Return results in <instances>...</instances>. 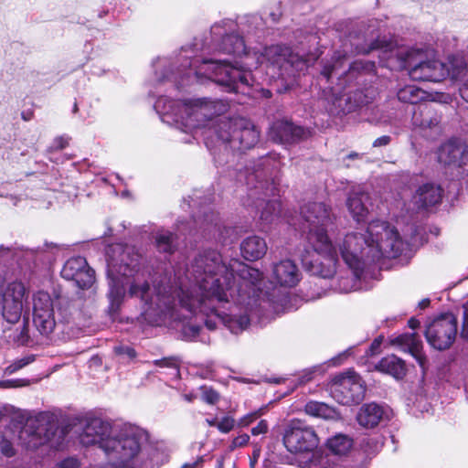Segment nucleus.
<instances>
[{
  "instance_id": "nucleus-48",
  "label": "nucleus",
  "mask_w": 468,
  "mask_h": 468,
  "mask_svg": "<svg viewBox=\"0 0 468 468\" xmlns=\"http://www.w3.org/2000/svg\"><path fill=\"white\" fill-rule=\"evenodd\" d=\"M384 341V336L379 335L377 338L374 339V341L371 343L367 355V356H375L380 352V346Z\"/></svg>"
},
{
  "instance_id": "nucleus-9",
  "label": "nucleus",
  "mask_w": 468,
  "mask_h": 468,
  "mask_svg": "<svg viewBox=\"0 0 468 468\" xmlns=\"http://www.w3.org/2000/svg\"><path fill=\"white\" fill-rule=\"evenodd\" d=\"M397 55L413 80L440 82L448 77L445 63L434 58L428 59L421 48L401 50Z\"/></svg>"
},
{
  "instance_id": "nucleus-19",
  "label": "nucleus",
  "mask_w": 468,
  "mask_h": 468,
  "mask_svg": "<svg viewBox=\"0 0 468 468\" xmlns=\"http://www.w3.org/2000/svg\"><path fill=\"white\" fill-rule=\"evenodd\" d=\"M56 324H18L16 329L5 330L6 337L18 346H28L38 343V336H48Z\"/></svg>"
},
{
  "instance_id": "nucleus-56",
  "label": "nucleus",
  "mask_w": 468,
  "mask_h": 468,
  "mask_svg": "<svg viewBox=\"0 0 468 468\" xmlns=\"http://www.w3.org/2000/svg\"><path fill=\"white\" fill-rule=\"evenodd\" d=\"M390 142H391V137L390 136L383 135V136H380V137L377 138L374 141L373 146L374 147L386 146V145L389 144Z\"/></svg>"
},
{
  "instance_id": "nucleus-36",
  "label": "nucleus",
  "mask_w": 468,
  "mask_h": 468,
  "mask_svg": "<svg viewBox=\"0 0 468 468\" xmlns=\"http://www.w3.org/2000/svg\"><path fill=\"white\" fill-rule=\"evenodd\" d=\"M397 96L399 101L417 106L426 98V92L414 85H407L398 91Z\"/></svg>"
},
{
  "instance_id": "nucleus-24",
  "label": "nucleus",
  "mask_w": 468,
  "mask_h": 468,
  "mask_svg": "<svg viewBox=\"0 0 468 468\" xmlns=\"http://www.w3.org/2000/svg\"><path fill=\"white\" fill-rule=\"evenodd\" d=\"M389 410L375 402L364 404L356 414L358 424L367 429L378 426L388 418Z\"/></svg>"
},
{
  "instance_id": "nucleus-63",
  "label": "nucleus",
  "mask_w": 468,
  "mask_h": 468,
  "mask_svg": "<svg viewBox=\"0 0 468 468\" xmlns=\"http://www.w3.org/2000/svg\"><path fill=\"white\" fill-rule=\"evenodd\" d=\"M461 335L463 338L468 339V324H463V328H462Z\"/></svg>"
},
{
  "instance_id": "nucleus-14",
  "label": "nucleus",
  "mask_w": 468,
  "mask_h": 468,
  "mask_svg": "<svg viewBox=\"0 0 468 468\" xmlns=\"http://www.w3.org/2000/svg\"><path fill=\"white\" fill-rule=\"evenodd\" d=\"M330 392L333 399L342 405L358 404L365 398L366 386L360 376L349 369L333 378Z\"/></svg>"
},
{
  "instance_id": "nucleus-10",
  "label": "nucleus",
  "mask_w": 468,
  "mask_h": 468,
  "mask_svg": "<svg viewBox=\"0 0 468 468\" xmlns=\"http://www.w3.org/2000/svg\"><path fill=\"white\" fill-rule=\"evenodd\" d=\"M168 327L176 338L183 341L209 342L207 332H214L219 329L225 337L228 334L238 336L250 329V324H169Z\"/></svg>"
},
{
  "instance_id": "nucleus-12",
  "label": "nucleus",
  "mask_w": 468,
  "mask_h": 468,
  "mask_svg": "<svg viewBox=\"0 0 468 468\" xmlns=\"http://www.w3.org/2000/svg\"><path fill=\"white\" fill-rule=\"evenodd\" d=\"M437 161L468 183V144L458 137L441 143L436 151Z\"/></svg>"
},
{
  "instance_id": "nucleus-21",
  "label": "nucleus",
  "mask_w": 468,
  "mask_h": 468,
  "mask_svg": "<svg viewBox=\"0 0 468 468\" xmlns=\"http://www.w3.org/2000/svg\"><path fill=\"white\" fill-rule=\"evenodd\" d=\"M457 324H428L425 336L428 343L435 349L444 350L453 343Z\"/></svg>"
},
{
  "instance_id": "nucleus-59",
  "label": "nucleus",
  "mask_w": 468,
  "mask_h": 468,
  "mask_svg": "<svg viewBox=\"0 0 468 468\" xmlns=\"http://www.w3.org/2000/svg\"><path fill=\"white\" fill-rule=\"evenodd\" d=\"M378 48H379L378 41H375V42L371 43L369 48H359V49H357V52L358 53H368L371 50L378 49Z\"/></svg>"
},
{
  "instance_id": "nucleus-55",
  "label": "nucleus",
  "mask_w": 468,
  "mask_h": 468,
  "mask_svg": "<svg viewBox=\"0 0 468 468\" xmlns=\"http://www.w3.org/2000/svg\"><path fill=\"white\" fill-rule=\"evenodd\" d=\"M258 412L247 414L239 420V425L241 427H246L250 425L251 422H253L258 418Z\"/></svg>"
},
{
  "instance_id": "nucleus-17",
  "label": "nucleus",
  "mask_w": 468,
  "mask_h": 468,
  "mask_svg": "<svg viewBox=\"0 0 468 468\" xmlns=\"http://www.w3.org/2000/svg\"><path fill=\"white\" fill-rule=\"evenodd\" d=\"M197 217L193 221L196 232L207 239H215L218 242L228 243L229 236L233 232L231 228L222 227L218 215L210 207H200Z\"/></svg>"
},
{
  "instance_id": "nucleus-49",
  "label": "nucleus",
  "mask_w": 468,
  "mask_h": 468,
  "mask_svg": "<svg viewBox=\"0 0 468 468\" xmlns=\"http://www.w3.org/2000/svg\"><path fill=\"white\" fill-rule=\"evenodd\" d=\"M203 399L209 403L215 404L218 400V394L212 388H205L202 394Z\"/></svg>"
},
{
  "instance_id": "nucleus-18",
  "label": "nucleus",
  "mask_w": 468,
  "mask_h": 468,
  "mask_svg": "<svg viewBox=\"0 0 468 468\" xmlns=\"http://www.w3.org/2000/svg\"><path fill=\"white\" fill-rule=\"evenodd\" d=\"M61 276L73 281L80 289L90 288L95 281V271L88 265L86 259L80 256L72 257L65 262Z\"/></svg>"
},
{
  "instance_id": "nucleus-54",
  "label": "nucleus",
  "mask_w": 468,
  "mask_h": 468,
  "mask_svg": "<svg viewBox=\"0 0 468 468\" xmlns=\"http://www.w3.org/2000/svg\"><path fill=\"white\" fill-rule=\"evenodd\" d=\"M325 293H326V291L324 289L314 291L311 292H308L302 300H303L305 302L314 301V300L319 299L322 296L325 295Z\"/></svg>"
},
{
  "instance_id": "nucleus-29",
  "label": "nucleus",
  "mask_w": 468,
  "mask_h": 468,
  "mask_svg": "<svg viewBox=\"0 0 468 468\" xmlns=\"http://www.w3.org/2000/svg\"><path fill=\"white\" fill-rule=\"evenodd\" d=\"M375 368L382 373L388 374L396 379H401L406 376L407 367L405 362L395 355L383 357Z\"/></svg>"
},
{
  "instance_id": "nucleus-13",
  "label": "nucleus",
  "mask_w": 468,
  "mask_h": 468,
  "mask_svg": "<svg viewBox=\"0 0 468 468\" xmlns=\"http://www.w3.org/2000/svg\"><path fill=\"white\" fill-rule=\"evenodd\" d=\"M283 444L292 453L312 452L319 445V438L312 426L304 421L294 419L285 427Z\"/></svg>"
},
{
  "instance_id": "nucleus-51",
  "label": "nucleus",
  "mask_w": 468,
  "mask_h": 468,
  "mask_svg": "<svg viewBox=\"0 0 468 468\" xmlns=\"http://www.w3.org/2000/svg\"><path fill=\"white\" fill-rule=\"evenodd\" d=\"M250 441V436L246 433L240 434L235 437L231 442V449H235L238 447H243L248 444Z\"/></svg>"
},
{
  "instance_id": "nucleus-45",
  "label": "nucleus",
  "mask_w": 468,
  "mask_h": 468,
  "mask_svg": "<svg viewBox=\"0 0 468 468\" xmlns=\"http://www.w3.org/2000/svg\"><path fill=\"white\" fill-rule=\"evenodd\" d=\"M234 425L235 420L232 417L226 416L217 423V428L221 432L228 433L234 428Z\"/></svg>"
},
{
  "instance_id": "nucleus-43",
  "label": "nucleus",
  "mask_w": 468,
  "mask_h": 468,
  "mask_svg": "<svg viewBox=\"0 0 468 468\" xmlns=\"http://www.w3.org/2000/svg\"><path fill=\"white\" fill-rule=\"evenodd\" d=\"M154 364L160 367H167L171 370V375L175 378L179 377V367L177 365V362L175 358L169 357V358H163L154 360Z\"/></svg>"
},
{
  "instance_id": "nucleus-27",
  "label": "nucleus",
  "mask_w": 468,
  "mask_h": 468,
  "mask_svg": "<svg viewBox=\"0 0 468 468\" xmlns=\"http://www.w3.org/2000/svg\"><path fill=\"white\" fill-rule=\"evenodd\" d=\"M369 195L365 192H353L349 195L346 205L356 221L360 222L366 219L369 212Z\"/></svg>"
},
{
  "instance_id": "nucleus-41",
  "label": "nucleus",
  "mask_w": 468,
  "mask_h": 468,
  "mask_svg": "<svg viewBox=\"0 0 468 468\" xmlns=\"http://www.w3.org/2000/svg\"><path fill=\"white\" fill-rule=\"evenodd\" d=\"M35 355H27L24 357L18 358L16 361H14L12 364H10L8 367H5V374H14L15 372L18 371L19 369L25 367L26 366L31 364L35 361Z\"/></svg>"
},
{
  "instance_id": "nucleus-11",
  "label": "nucleus",
  "mask_w": 468,
  "mask_h": 468,
  "mask_svg": "<svg viewBox=\"0 0 468 468\" xmlns=\"http://www.w3.org/2000/svg\"><path fill=\"white\" fill-rule=\"evenodd\" d=\"M58 429L55 416L48 411L39 412L27 420L19 439L28 449H36L50 441Z\"/></svg>"
},
{
  "instance_id": "nucleus-64",
  "label": "nucleus",
  "mask_w": 468,
  "mask_h": 468,
  "mask_svg": "<svg viewBox=\"0 0 468 468\" xmlns=\"http://www.w3.org/2000/svg\"><path fill=\"white\" fill-rule=\"evenodd\" d=\"M321 468H346V467H344L343 465L338 464V463H332V464L328 463L326 465H324Z\"/></svg>"
},
{
  "instance_id": "nucleus-57",
  "label": "nucleus",
  "mask_w": 468,
  "mask_h": 468,
  "mask_svg": "<svg viewBox=\"0 0 468 468\" xmlns=\"http://www.w3.org/2000/svg\"><path fill=\"white\" fill-rule=\"evenodd\" d=\"M432 101H439L441 103L448 104L452 101V96L448 93H441L433 98Z\"/></svg>"
},
{
  "instance_id": "nucleus-22",
  "label": "nucleus",
  "mask_w": 468,
  "mask_h": 468,
  "mask_svg": "<svg viewBox=\"0 0 468 468\" xmlns=\"http://www.w3.org/2000/svg\"><path fill=\"white\" fill-rule=\"evenodd\" d=\"M388 345L395 346L401 351L409 352L424 370L427 358L422 352V344L415 333H405L399 335H392L388 338Z\"/></svg>"
},
{
  "instance_id": "nucleus-53",
  "label": "nucleus",
  "mask_w": 468,
  "mask_h": 468,
  "mask_svg": "<svg viewBox=\"0 0 468 468\" xmlns=\"http://www.w3.org/2000/svg\"><path fill=\"white\" fill-rule=\"evenodd\" d=\"M268 431V423L266 420H261L257 426L251 429V434L258 436L260 434H265Z\"/></svg>"
},
{
  "instance_id": "nucleus-30",
  "label": "nucleus",
  "mask_w": 468,
  "mask_h": 468,
  "mask_svg": "<svg viewBox=\"0 0 468 468\" xmlns=\"http://www.w3.org/2000/svg\"><path fill=\"white\" fill-rule=\"evenodd\" d=\"M348 268L351 271V274L347 276H341L337 280V284L335 287V289L339 292L347 293L353 291L361 290L363 288L361 280L364 278L365 271L367 268H360L357 270H356L355 267Z\"/></svg>"
},
{
  "instance_id": "nucleus-42",
  "label": "nucleus",
  "mask_w": 468,
  "mask_h": 468,
  "mask_svg": "<svg viewBox=\"0 0 468 468\" xmlns=\"http://www.w3.org/2000/svg\"><path fill=\"white\" fill-rule=\"evenodd\" d=\"M114 353L119 356L123 361L131 362L134 360L137 356L134 348L129 346L119 345L114 346Z\"/></svg>"
},
{
  "instance_id": "nucleus-46",
  "label": "nucleus",
  "mask_w": 468,
  "mask_h": 468,
  "mask_svg": "<svg viewBox=\"0 0 468 468\" xmlns=\"http://www.w3.org/2000/svg\"><path fill=\"white\" fill-rule=\"evenodd\" d=\"M353 355V347H349L346 349L345 351L339 353L337 356L332 357L329 360V364L331 366L336 367L340 366L344 363V361L350 356Z\"/></svg>"
},
{
  "instance_id": "nucleus-20",
  "label": "nucleus",
  "mask_w": 468,
  "mask_h": 468,
  "mask_svg": "<svg viewBox=\"0 0 468 468\" xmlns=\"http://www.w3.org/2000/svg\"><path fill=\"white\" fill-rule=\"evenodd\" d=\"M269 279L273 286L292 288L301 281L302 272L293 261L285 259L272 263Z\"/></svg>"
},
{
  "instance_id": "nucleus-47",
  "label": "nucleus",
  "mask_w": 468,
  "mask_h": 468,
  "mask_svg": "<svg viewBox=\"0 0 468 468\" xmlns=\"http://www.w3.org/2000/svg\"><path fill=\"white\" fill-rule=\"evenodd\" d=\"M0 451L6 457H12L16 454L13 444L5 439L0 441Z\"/></svg>"
},
{
  "instance_id": "nucleus-50",
  "label": "nucleus",
  "mask_w": 468,
  "mask_h": 468,
  "mask_svg": "<svg viewBox=\"0 0 468 468\" xmlns=\"http://www.w3.org/2000/svg\"><path fill=\"white\" fill-rule=\"evenodd\" d=\"M431 322H457V317L452 312H441Z\"/></svg>"
},
{
  "instance_id": "nucleus-26",
  "label": "nucleus",
  "mask_w": 468,
  "mask_h": 468,
  "mask_svg": "<svg viewBox=\"0 0 468 468\" xmlns=\"http://www.w3.org/2000/svg\"><path fill=\"white\" fill-rule=\"evenodd\" d=\"M33 322H55L53 301L48 292L38 291L33 296Z\"/></svg>"
},
{
  "instance_id": "nucleus-1",
  "label": "nucleus",
  "mask_w": 468,
  "mask_h": 468,
  "mask_svg": "<svg viewBox=\"0 0 468 468\" xmlns=\"http://www.w3.org/2000/svg\"><path fill=\"white\" fill-rule=\"evenodd\" d=\"M234 27L230 20L215 24L210 31L211 45L195 39L175 58H157L153 61L154 73L150 84L180 89L212 80L227 91L250 95L256 84L251 69L257 68L259 56L247 48L244 36L236 34Z\"/></svg>"
},
{
  "instance_id": "nucleus-61",
  "label": "nucleus",
  "mask_w": 468,
  "mask_h": 468,
  "mask_svg": "<svg viewBox=\"0 0 468 468\" xmlns=\"http://www.w3.org/2000/svg\"><path fill=\"white\" fill-rule=\"evenodd\" d=\"M62 465H63V467H66V468H77L78 463L74 460H66L63 462Z\"/></svg>"
},
{
  "instance_id": "nucleus-5",
  "label": "nucleus",
  "mask_w": 468,
  "mask_h": 468,
  "mask_svg": "<svg viewBox=\"0 0 468 468\" xmlns=\"http://www.w3.org/2000/svg\"><path fill=\"white\" fill-rule=\"evenodd\" d=\"M347 267L368 268L381 258H396L401 254L404 243L395 227L384 220H372L366 229L348 232L337 244ZM338 260L336 261V263Z\"/></svg>"
},
{
  "instance_id": "nucleus-60",
  "label": "nucleus",
  "mask_w": 468,
  "mask_h": 468,
  "mask_svg": "<svg viewBox=\"0 0 468 468\" xmlns=\"http://www.w3.org/2000/svg\"><path fill=\"white\" fill-rule=\"evenodd\" d=\"M463 322H468V300L463 304Z\"/></svg>"
},
{
  "instance_id": "nucleus-38",
  "label": "nucleus",
  "mask_w": 468,
  "mask_h": 468,
  "mask_svg": "<svg viewBox=\"0 0 468 468\" xmlns=\"http://www.w3.org/2000/svg\"><path fill=\"white\" fill-rule=\"evenodd\" d=\"M346 55L337 51L334 54L331 61L324 64L321 71L322 76L328 81L334 74H337L338 70L343 69V64L346 61Z\"/></svg>"
},
{
  "instance_id": "nucleus-35",
  "label": "nucleus",
  "mask_w": 468,
  "mask_h": 468,
  "mask_svg": "<svg viewBox=\"0 0 468 468\" xmlns=\"http://www.w3.org/2000/svg\"><path fill=\"white\" fill-rule=\"evenodd\" d=\"M445 65L447 67L448 77L453 80L463 78L468 70L464 58L459 55L450 56Z\"/></svg>"
},
{
  "instance_id": "nucleus-16",
  "label": "nucleus",
  "mask_w": 468,
  "mask_h": 468,
  "mask_svg": "<svg viewBox=\"0 0 468 468\" xmlns=\"http://www.w3.org/2000/svg\"><path fill=\"white\" fill-rule=\"evenodd\" d=\"M26 292V287L20 282H13L5 286V277L0 274V300L5 322L19 321Z\"/></svg>"
},
{
  "instance_id": "nucleus-31",
  "label": "nucleus",
  "mask_w": 468,
  "mask_h": 468,
  "mask_svg": "<svg viewBox=\"0 0 468 468\" xmlns=\"http://www.w3.org/2000/svg\"><path fill=\"white\" fill-rule=\"evenodd\" d=\"M376 93V90L372 86L354 90L348 94L346 100V111L353 112L358 107L370 103L375 99Z\"/></svg>"
},
{
  "instance_id": "nucleus-4",
  "label": "nucleus",
  "mask_w": 468,
  "mask_h": 468,
  "mask_svg": "<svg viewBox=\"0 0 468 468\" xmlns=\"http://www.w3.org/2000/svg\"><path fill=\"white\" fill-rule=\"evenodd\" d=\"M154 107L163 122L192 134L193 138L200 133L219 165L224 161L221 152H241L252 148L259 141V132L248 119L221 116L229 107L222 100L197 99L186 102L161 96Z\"/></svg>"
},
{
  "instance_id": "nucleus-39",
  "label": "nucleus",
  "mask_w": 468,
  "mask_h": 468,
  "mask_svg": "<svg viewBox=\"0 0 468 468\" xmlns=\"http://www.w3.org/2000/svg\"><path fill=\"white\" fill-rule=\"evenodd\" d=\"M33 255L32 250H23L21 248H5L4 246L0 247V256H5L6 258H11L17 262H19L23 257H29Z\"/></svg>"
},
{
  "instance_id": "nucleus-7",
  "label": "nucleus",
  "mask_w": 468,
  "mask_h": 468,
  "mask_svg": "<svg viewBox=\"0 0 468 468\" xmlns=\"http://www.w3.org/2000/svg\"><path fill=\"white\" fill-rule=\"evenodd\" d=\"M281 168L280 156L269 154L246 165L238 173V180L247 186L246 207H255L260 213L259 223L261 230L266 231L281 217L282 205L277 199L266 200L269 196H275L276 186L273 176Z\"/></svg>"
},
{
  "instance_id": "nucleus-62",
  "label": "nucleus",
  "mask_w": 468,
  "mask_h": 468,
  "mask_svg": "<svg viewBox=\"0 0 468 468\" xmlns=\"http://www.w3.org/2000/svg\"><path fill=\"white\" fill-rule=\"evenodd\" d=\"M430 303H431L430 299H429V298H424V299H422V300L419 303L418 307H419L420 309L423 310V309L427 308V307L430 305Z\"/></svg>"
},
{
  "instance_id": "nucleus-32",
  "label": "nucleus",
  "mask_w": 468,
  "mask_h": 468,
  "mask_svg": "<svg viewBox=\"0 0 468 468\" xmlns=\"http://www.w3.org/2000/svg\"><path fill=\"white\" fill-rule=\"evenodd\" d=\"M262 18L257 15L245 16L238 24L239 30L240 31L241 34L246 35V37L248 39H250L251 36H255L258 38H260L261 36L259 35V33L262 29Z\"/></svg>"
},
{
  "instance_id": "nucleus-44",
  "label": "nucleus",
  "mask_w": 468,
  "mask_h": 468,
  "mask_svg": "<svg viewBox=\"0 0 468 468\" xmlns=\"http://www.w3.org/2000/svg\"><path fill=\"white\" fill-rule=\"evenodd\" d=\"M30 385V380L26 378L0 380V388H16Z\"/></svg>"
},
{
  "instance_id": "nucleus-3",
  "label": "nucleus",
  "mask_w": 468,
  "mask_h": 468,
  "mask_svg": "<svg viewBox=\"0 0 468 468\" xmlns=\"http://www.w3.org/2000/svg\"><path fill=\"white\" fill-rule=\"evenodd\" d=\"M190 279H193L202 295L205 296L207 314H214L221 322H232L217 313L212 303H229L233 301L243 305L247 312V321L250 322L254 315L268 307L275 314L291 312L298 308V297L285 294L279 299L264 291L261 287L263 273L250 267L239 260L232 259L226 263L217 250H204L199 252L192 263Z\"/></svg>"
},
{
  "instance_id": "nucleus-28",
  "label": "nucleus",
  "mask_w": 468,
  "mask_h": 468,
  "mask_svg": "<svg viewBox=\"0 0 468 468\" xmlns=\"http://www.w3.org/2000/svg\"><path fill=\"white\" fill-rule=\"evenodd\" d=\"M240 251L247 261H256L266 254L267 243L259 236H250L241 242Z\"/></svg>"
},
{
  "instance_id": "nucleus-6",
  "label": "nucleus",
  "mask_w": 468,
  "mask_h": 468,
  "mask_svg": "<svg viewBox=\"0 0 468 468\" xmlns=\"http://www.w3.org/2000/svg\"><path fill=\"white\" fill-rule=\"evenodd\" d=\"M301 218L306 224V239L310 248L300 251L303 269L311 275L328 280L336 271L337 254L327 235L333 223L330 208L323 202H312L301 207Z\"/></svg>"
},
{
  "instance_id": "nucleus-23",
  "label": "nucleus",
  "mask_w": 468,
  "mask_h": 468,
  "mask_svg": "<svg viewBox=\"0 0 468 468\" xmlns=\"http://www.w3.org/2000/svg\"><path fill=\"white\" fill-rule=\"evenodd\" d=\"M271 137L281 144H292L307 135V132L301 126L294 125L288 121H277L271 128Z\"/></svg>"
},
{
  "instance_id": "nucleus-33",
  "label": "nucleus",
  "mask_w": 468,
  "mask_h": 468,
  "mask_svg": "<svg viewBox=\"0 0 468 468\" xmlns=\"http://www.w3.org/2000/svg\"><path fill=\"white\" fill-rule=\"evenodd\" d=\"M304 411L310 416L325 420L335 419L337 417V412L333 407L318 401L312 400L307 402L304 406Z\"/></svg>"
},
{
  "instance_id": "nucleus-52",
  "label": "nucleus",
  "mask_w": 468,
  "mask_h": 468,
  "mask_svg": "<svg viewBox=\"0 0 468 468\" xmlns=\"http://www.w3.org/2000/svg\"><path fill=\"white\" fill-rule=\"evenodd\" d=\"M69 138L68 136L57 137L54 140L51 148L54 150H62L69 145Z\"/></svg>"
},
{
  "instance_id": "nucleus-8",
  "label": "nucleus",
  "mask_w": 468,
  "mask_h": 468,
  "mask_svg": "<svg viewBox=\"0 0 468 468\" xmlns=\"http://www.w3.org/2000/svg\"><path fill=\"white\" fill-rule=\"evenodd\" d=\"M259 56V62L256 72L253 73L255 76L259 72L258 66L266 64V68L271 75V79H278L285 82L283 90L278 89L279 92L286 91L290 90L294 84V79L308 69V61L298 54L292 53V50L282 45H272L264 48L262 52L255 51ZM256 84L252 87L259 85L257 79Z\"/></svg>"
},
{
  "instance_id": "nucleus-58",
  "label": "nucleus",
  "mask_w": 468,
  "mask_h": 468,
  "mask_svg": "<svg viewBox=\"0 0 468 468\" xmlns=\"http://www.w3.org/2000/svg\"><path fill=\"white\" fill-rule=\"evenodd\" d=\"M460 94L468 102V79L460 87Z\"/></svg>"
},
{
  "instance_id": "nucleus-15",
  "label": "nucleus",
  "mask_w": 468,
  "mask_h": 468,
  "mask_svg": "<svg viewBox=\"0 0 468 468\" xmlns=\"http://www.w3.org/2000/svg\"><path fill=\"white\" fill-rule=\"evenodd\" d=\"M411 126L413 132L434 140L442 133L441 114L431 103H420L413 107Z\"/></svg>"
},
{
  "instance_id": "nucleus-2",
  "label": "nucleus",
  "mask_w": 468,
  "mask_h": 468,
  "mask_svg": "<svg viewBox=\"0 0 468 468\" xmlns=\"http://www.w3.org/2000/svg\"><path fill=\"white\" fill-rule=\"evenodd\" d=\"M107 275L110 290L108 292V313L114 321V315L120 309L124 293L125 284L130 282L129 294L139 297L144 303V322L171 319V322H182L190 319L191 314L197 311L204 313V322H213L207 314L205 296L202 295L197 282L190 279L192 263L181 267H174L175 283L164 285L157 282L156 273L152 275L148 267H142V255L134 247L122 243H115L108 247Z\"/></svg>"
},
{
  "instance_id": "nucleus-25",
  "label": "nucleus",
  "mask_w": 468,
  "mask_h": 468,
  "mask_svg": "<svg viewBox=\"0 0 468 468\" xmlns=\"http://www.w3.org/2000/svg\"><path fill=\"white\" fill-rule=\"evenodd\" d=\"M443 190L434 183L420 185L412 197V202L418 208H428L441 201Z\"/></svg>"
},
{
  "instance_id": "nucleus-40",
  "label": "nucleus",
  "mask_w": 468,
  "mask_h": 468,
  "mask_svg": "<svg viewBox=\"0 0 468 468\" xmlns=\"http://www.w3.org/2000/svg\"><path fill=\"white\" fill-rule=\"evenodd\" d=\"M349 74H353L355 71L372 73L376 70V65L374 61L369 60H356L349 65Z\"/></svg>"
},
{
  "instance_id": "nucleus-34",
  "label": "nucleus",
  "mask_w": 468,
  "mask_h": 468,
  "mask_svg": "<svg viewBox=\"0 0 468 468\" xmlns=\"http://www.w3.org/2000/svg\"><path fill=\"white\" fill-rule=\"evenodd\" d=\"M326 448L335 455L346 454L353 445L350 437L345 434H336L326 441Z\"/></svg>"
},
{
  "instance_id": "nucleus-37",
  "label": "nucleus",
  "mask_w": 468,
  "mask_h": 468,
  "mask_svg": "<svg viewBox=\"0 0 468 468\" xmlns=\"http://www.w3.org/2000/svg\"><path fill=\"white\" fill-rule=\"evenodd\" d=\"M155 246L160 252L172 254L175 250V235L169 230H158L154 236Z\"/></svg>"
}]
</instances>
